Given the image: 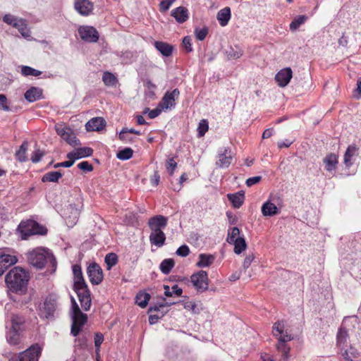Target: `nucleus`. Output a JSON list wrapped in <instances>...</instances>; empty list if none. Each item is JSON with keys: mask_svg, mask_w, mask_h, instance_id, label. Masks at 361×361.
<instances>
[{"mask_svg": "<svg viewBox=\"0 0 361 361\" xmlns=\"http://www.w3.org/2000/svg\"><path fill=\"white\" fill-rule=\"evenodd\" d=\"M176 254L180 257H185L190 254V248L188 245H183L177 249Z\"/></svg>", "mask_w": 361, "mask_h": 361, "instance_id": "obj_54", "label": "nucleus"}, {"mask_svg": "<svg viewBox=\"0 0 361 361\" xmlns=\"http://www.w3.org/2000/svg\"><path fill=\"white\" fill-rule=\"evenodd\" d=\"M172 2L170 0H162L159 4V10L161 12L167 11L171 6L172 5Z\"/></svg>", "mask_w": 361, "mask_h": 361, "instance_id": "obj_59", "label": "nucleus"}, {"mask_svg": "<svg viewBox=\"0 0 361 361\" xmlns=\"http://www.w3.org/2000/svg\"><path fill=\"white\" fill-rule=\"evenodd\" d=\"M6 338L10 344H18L20 340V330L11 329L7 332Z\"/></svg>", "mask_w": 361, "mask_h": 361, "instance_id": "obj_35", "label": "nucleus"}, {"mask_svg": "<svg viewBox=\"0 0 361 361\" xmlns=\"http://www.w3.org/2000/svg\"><path fill=\"white\" fill-rule=\"evenodd\" d=\"M183 44L188 52H190L192 50L191 39L190 37H185L183 38Z\"/></svg>", "mask_w": 361, "mask_h": 361, "instance_id": "obj_63", "label": "nucleus"}, {"mask_svg": "<svg viewBox=\"0 0 361 361\" xmlns=\"http://www.w3.org/2000/svg\"><path fill=\"white\" fill-rule=\"evenodd\" d=\"M42 90L38 87H31L25 93V98L29 102H33L39 99L42 96Z\"/></svg>", "mask_w": 361, "mask_h": 361, "instance_id": "obj_29", "label": "nucleus"}, {"mask_svg": "<svg viewBox=\"0 0 361 361\" xmlns=\"http://www.w3.org/2000/svg\"><path fill=\"white\" fill-rule=\"evenodd\" d=\"M62 177L61 173L59 171H50L45 173L42 178V182H57Z\"/></svg>", "mask_w": 361, "mask_h": 361, "instance_id": "obj_38", "label": "nucleus"}, {"mask_svg": "<svg viewBox=\"0 0 361 361\" xmlns=\"http://www.w3.org/2000/svg\"><path fill=\"white\" fill-rule=\"evenodd\" d=\"M117 262L118 257L115 253H109L105 257V263L108 270H110L112 267L116 265Z\"/></svg>", "mask_w": 361, "mask_h": 361, "instance_id": "obj_44", "label": "nucleus"}, {"mask_svg": "<svg viewBox=\"0 0 361 361\" xmlns=\"http://www.w3.org/2000/svg\"><path fill=\"white\" fill-rule=\"evenodd\" d=\"M128 128H123L119 133V139L125 142H133V139L128 135Z\"/></svg>", "mask_w": 361, "mask_h": 361, "instance_id": "obj_51", "label": "nucleus"}, {"mask_svg": "<svg viewBox=\"0 0 361 361\" xmlns=\"http://www.w3.org/2000/svg\"><path fill=\"white\" fill-rule=\"evenodd\" d=\"M174 264L175 262L173 259H165L160 264L159 269L163 274H168L174 267Z\"/></svg>", "mask_w": 361, "mask_h": 361, "instance_id": "obj_37", "label": "nucleus"}, {"mask_svg": "<svg viewBox=\"0 0 361 361\" xmlns=\"http://www.w3.org/2000/svg\"><path fill=\"white\" fill-rule=\"evenodd\" d=\"M208 34V29L207 27L196 28L195 30V35L198 40L202 41L205 39Z\"/></svg>", "mask_w": 361, "mask_h": 361, "instance_id": "obj_50", "label": "nucleus"}, {"mask_svg": "<svg viewBox=\"0 0 361 361\" xmlns=\"http://www.w3.org/2000/svg\"><path fill=\"white\" fill-rule=\"evenodd\" d=\"M165 312H161V313H157L156 314H150L149 317V322L150 324H156L158 320L161 318L164 315Z\"/></svg>", "mask_w": 361, "mask_h": 361, "instance_id": "obj_62", "label": "nucleus"}, {"mask_svg": "<svg viewBox=\"0 0 361 361\" xmlns=\"http://www.w3.org/2000/svg\"><path fill=\"white\" fill-rule=\"evenodd\" d=\"M177 166V164L173 158L169 159L166 161V167L169 173L172 176Z\"/></svg>", "mask_w": 361, "mask_h": 361, "instance_id": "obj_53", "label": "nucleus"}, {"mask_svg": "<svg viewBox=\"0 0 361 361\" xmlns=\"http://www.w3.org/2000/svg\"><path fill=\"white\" fill-rule=\"evenodd\" d=\"M18 230L21 233L22 239L24 240L31 235L47 233V229L33 220L22 221L18 226Z\"/></svg>", "mask_w": 361, "mask_h": 361, "instance_id": "obj_6", "label": "nucleus"}, {"mask_svg": "<svg viewBox=\"0 0 361 361\" xmlns=\"http://www.w3.org/2000/svg\"><path fill=\"white\" fill-rule=\"evenodd\" d=\"M162 110L163 109L161 108H160L159 106L157 108L152 109V110H150L149 108H147L145 110L144 114H146L147 112H148L149 118L152 119V118L157 117L161 114Z\"/></svg>", "mask_w": 361, "mask_h": 361, "instance_id": "obj_55", "label": "nucleus"}, {"mask_svg": "<svg viewBox=\"0 0 361 361\" xmlns=\"http://www.w3.org/2000/svg\"><path fill=\"white\" fill-rule=\"evenodd\" d=\"M261 210L264 216H273L279 213V209L270 201L265 202L262 204Z\"/></svg>", "mask_w": 361, "mask_h": 361, "instance_id": "obj_24", "label": "nucleus"}, {"mask_svg": "<svg viewBox=\"0 0 361 361\" xmlns=\"http://www.w3.org/2000/svg\"><path fill=\"white\" fill-rule=\"evenodd\" d=\"M21 73L25 76H39L41 75V71L36 70L35 68H32L30 66H22L21 68Z\"/></svg>", "mask_w": 361, "mask_h": 361, "instance_id": "obj_46", "label": "nucleus"}, {"mask_svg": "<svg viewBox=\"0 0 361 361\" xmlns=\"http://www.w3.org/2000/svg\"><path fill=\"white\" fill-rule=\"evenodd\" d=\"M78 167L84 171H92L93 170L92 165L87 161L79 163Z\"/></svg>", "mask_w": 361, "mask_h": 361, "instance_id": "obj_58", "label": "nucleus"}, {"mask_svg": "<svg viewBox=\"0 0 361 361\" xmlns=\"http://www.w3.org/2000/svg\"><path fill=\"white\" fill-rule=\"evenodd\" d=\"M106 126V121L102 117H95L90 119L85 125L87 131H99Z\"/></svg>", "mask_w": 361, "mask_h": 361, "instance_id": "obj_21", "label": "nucleus"}, {"mask_svg": "<svg viewBox=\"0 0 361 361\" xmlns=\"http://www.w3.org/2000/svg\"><path fill=\"white\" fill-rule=\"evenodd\" d=\"M231 245H234V252L237 255L240 254L247 248V243L243 236L232 243Z\"/></svg>", "mask_w": 361, "mask_h": 361, "instance_id": "obj_39", "label": "nucleus"}, {"mask_svg": "<svg viewBox=\"0 0 361 361\" xmlns=\"http://www.w3.org/2000/svg\"><path fill=\"white\" fill-rule=\"evenodd\" d=\"M171 16L178 23H183L188 19V10L185 7L179 6L171 11Z\"/></svg>", "mask_w": 361, "mask_h": 361, "instance_id": "obj_23", "label": "nucleus"}, {"mask_svg": "<svg viewBox=\"0 0 361 361\" xmlns=\"http://www.w3.org/2000/svg\"><path fill=\"white\" fill-rule=\"evenodd\" d=\"M357 156H358V148L354 145H349L344 154L343 162L345 166L346 167L352 166Z\"/></svg>", "mask_w": 361, "mask_h": 361, "instance_id": "obj_22", "label": "nucleus"}, {"mask_svg": "<svg viewBox=\"0 0 361 361\" xmlns=\"http://www.w3.org/2000/svg\"><path fill=\"white\" fill-rule=\"evenodd\" d=\"M233 156L228 147H223L219 150L218 159L216 165L219 168H228L232 161Z\"/></svg>", "mask_w": 361, "mask_h": 361, "instance_id": "obj_15", "label": "nucleus"}, {"mask_svg": "<svg viewBox=\"0 0 361 361\" xmlns=\"http://www.w3.org/2000/svg\"><path fill=\"white\" fill-rule=\"evenodd\" d=\"M78 33L81 39L86 42H96L99 39L97 31L92 26H80L78 28Z\"/></svg>", "mask_w": 361, "mask_h": 361, "instance_id": "obj_12", "label": "nucleus"}, {"mask_svg": "<svg viewBox=\"0 0 361 361\" xmlns=\"http://www.w3.org/2000/svg\"><path fill=\"white\" fill-rule=\"evenodd\" d=\"M73 273L74 276V290L77 293L82 308L85 311H87L91 307L92 300L90 298V292L82 276L80 266L77 264L73 265Z\"/></svg>", "mask_w": 361, "mask_h": 361, "instance_id": "obj_1", "label": "nucleus"}, {"mask_svg": "<svg viewBox=\"0 0 361 361\" xmlns=\"http://www.w3.org/2000/svg\"><path fill=\"white\" fill-rule=\"evenodd\" d=\"M3 20L6 23L13 26L14 25H21L22 23V19L16 18L14 16L11 14L5 15Z\"/></svg>", "mask_w": 361, "mask_h": 361, "instance_id": "obj_49", "label": "nucleus"}, {"mask_svg": "<svg viewBox=\"0 0 361 361\" xmlns=\"http://www.w3.org/2000/svg\"><path fill=\"white\" fill-rule=\"evenodd\" d=\"M348 337V331L345 328H340L336 336V343L341 349L343 348L342 345L346 343Z\"/></svg>", "mask_w": 361, "mask_h": 361, "instance_id": "obj_36", "label": "nucleus"}, {"mask_svg": "<svg viewBox=\"0 0 361 361\" xmlns=\"http://www.w3.org/2000/svg\"><path fill=\"white\" fill-rule=\"evenodd\" d=\"M228 199L231 202L233 206L239 208L244 202L245 196L243 192H238L234 194H228Z\"/></svg>", "mask_w": 361, "mask_h": 361, "instance_id": "obj_30", "label": "nucleus"}, {"mask_svg": "<svg viewBox=\"0 0 361 361\" xmlns=\"http://www.w3.org/2000/svg\"><path fill=\"white\" fill-rule=\"evenodd\" d=\"M71 301V317L73 320L71 334L73 336H76L80 331L82 326L86 323L87 316L86 314H84L80 311L73 298H72Z\"/></svg>", "mask_w": 361, "mask_h": 361, "instance_id": "obj_5", "label": "nucleus"}, {"mask_svg": "<svg viewBox=\"0 0 361 361\" xmlns=\"http://www.w3.org/2000/svg\"><path fill=\"white\" fill-rule=\"evenodd\" d=\"M104 341V336L101 333H96L94 336V345L96 348V350L98 351L99 350L100 345Z\"/></svg>", "mask_w": 361, "mask_h": 361, "instance_id": "obj_57", "label": "nucleus"}, {"mask_svg": "<svg viewBox=\"0 0 361 361\" xmlns=\"http://www.w3.org/2000/svg\"><path fill=\"white\" fill-rule=\"evenodd\" d=\"M27 150V142H24L16 153V159L20 162L26 161V152Z\"/></svg>", "mask_w": 361, "mask_h": 361, "instance_id": "obj_41", "label": "nucleus"}, {"mask_svg": "<svg viewBox=\"0 0 361 361\" xmlns=\"http://www.w3.org/2000/svg\"><path fill=\"white\" fill-rule=\"evenodd\" d=\"M180 92L178 89H174L172 92H167L163 97L159 104V106L163 110L174 108L176 99L179 97Z\"/></svg>", "mask_w": 361, "mask_h": 361, "instance_id": "obj_11", "label": "nucleus"}, {"mask_svg": "<svg viewBox=\"0 0 361 361\" xmlns=\"http://www.w3.org/2000/svg\"><path fill=\"white\" fill-rule=\"evenodd\" d=\"M87 275L90 281L94 285L99 284L103 280V272L99 264L96 263L91 264L87 267Z\"/></svg>", "mask_w": 361, "mask_h": 361, "instance_id": "obj_14", "label": "nucleus"}, {"mask_svg": "<svg viewBox=\"0 0 361 361\" xmlns=\"http://www.w3.org/2000/svg\"><path fill=\"white\" fill-rule=\"evenodd\" d=\"M7 99L5 95L0 94V109L8 111L9 107L7 105Z\"/></svg>", "mask_w": 361, "mask_h": 361, "instance_id": "obj_64", "label": "nucleus"}, {"mask_svg": "<svg viewBox=\"0 0 361 361\" xmlns=\"http://www.w3.org/2000/svg\"><path fill=\"white\" fill-rule=\"evenodd\" d=\"M29 263L37 269H42L45 264L50 262L56 267V259L49 250L44 247H37L27 254Z\"/></svg>", "mask_w": 361, "mask_h": 361, "instance_id": "obj_3", "label": "nucleus"}, {"mask_svg": "<svg viewBox=\"0 0 361 361\" xmlns=\"http://www.w3.org/2000/svg\"><path fill=\"white\" fill-rule=\"evenodd\" d=\"M307 18V16L303 15L295 17L290 24V30L292 31L296 30L306 21Z\"/></svg>", "mask_w": 361, "mask_h": 361, "instance_id": "obj_43", "label": "nucleus"}, {"mask_svg": "<svg viewBox=\"0 0 361 361\" xmlns=\"http://www.w3.org/2000/svg\"><path fill=\"white\" fill-rule=\"evenodd\" d=\"M272 333L277 338L278 343H287L293 339V336L284 321L275 322L272 327Z\"/></svg>", "mask_w": 361, "mask_h": 361, "instance_id": "obj_7", "label": "nucleus"}, {"mask_svg": "<svg viewBox=\"0 0 361 361\" xmlns=\"http://www.w3.org/2000/svg\"><path fill=\"white\" fill-rule=\"evenodd\" d=\"M93 150L90 147H85L75 149L74 151L67 154L68 159H73L74 161L77 159L90 157L92 154Z\"/></svg>", "mask_w": 361, "mask_h": 361, "instance_id": "obj_20", "label": "nucleus"}, {"mask_svg": "<svg viewBox=\"0 0 361 361\" xmlns=\"http://www.w3.org/2000/svg\"><path fill=\"white\" fill-rule=\"evenodd\" d=\"M55 130L57 134L69 145L74 147L80 145L79 140L77 139L73 130L68 126L57 123L55 125Z\"/></svg>", "mask_w": 361, "mask_h": 361, "instance_id": "obj_8", "label": "nucleus"}, {"mask_svg": "<svg viewBox=\"0 0 361 361\" xmlns=\"http://www.w3.org/2000/svg\"><path fill=\"white\" fill-rule=\"evenodd\" d=\"M190 281L198 292H204L208 289L209 279L205 271H199L190 276Z\"/></svg>", "mask_w": 361, "mask_h": 361, "instance_id": "obj_9", "label": "nucleus"}, {"mask_svg": "<svg viewBox=\"0 0 361 361\" xmlns=\"http://www.w3.org/2000/svg\"><path fill=\"white\" fill-rule=\"evenodd\" d=\"M133 154V149L127 147L122 150H120L117 153L116 157L120 160H128L132 157Z\"/></svg>", "mask_w": 361, "mask_h": 361, "instance_id": "obj_45", "label": "nucleus"}, {"mask_svg": "<svg viewBox=\"0 0 361 361\" xmlns=\"http://www.w3.org/2000/svg\"><path fill=\"white\" fill-rule=\"evenodd\" d=\"M208 129L209 125L207 121L205 119L201 120L197 127L198 137H201L204 136Z\"/></svg>", "mask_w": 361, "mask_h": 361, "instance_id": "obj_47", "label": "nucleus"}, {"mask_svg": "<svg viewBox=\"0 0 361 361\" xmlns=\"http://www.w3.org/2000/svg\"><path fill=\"white\" fill-rule=\"evenodd\" d=\"M5 281L11 290H20L27 285L28 274L23 269L16 267L6 274Z\"/></svg>", "mask_w": 361, "mask_h": 361, "instance_id": "obj_4", "label": "nucleus"}, {"mask_svg": "<svg viewBox=\"0 0 361 361\" xmlns=\"http://www.w3.org/2000/svg\"><path fill=\"white\" fill-rule=\"evenodd\" d=\"M23 319L18 315H12L11 318V329L20 330Z\"/></svg>", "mask_w": 361, "mask_h": 361, "instance_id": "obj_48", "label": "nucleus"}, {"mask_svg": "<svg viewBox=\"0 0 361 361\" xmlns=\"http://www.w3.org/2000/svg\"><path fill=\"white\" fill-rule=\"evenodd\" d=\"M94 6L93 4L89 0H77L75 2V10L82 16H87L90 15Z\"/></svg>", "mask_w": 361, "mask_h": 361, "instance_id": "obj_18", "label": "nucleus"}, {"mask_svg": "<svg viewBox=\"0 0 361 361\" xmlns=\"http://www.w3.org/2000/svg\"><path fill=\"white\" fill-rule=\"evenodd\" d=\"M341 353L343 359H345L346 361H353V359L358 357L360 355L357 350L353 346H350L348 350L341 348Z\"/></svg>", "mask_w": 361, "mask_h": 361, "instance_id": "obj_32", "label": "nucleus"}, {"mask_svg": "<svg viewBox=\"0 0 361 361\" xmlns=\"http://www.w3.org/2000/svg\"><path fill=\"white\" fill-rule=\"evenodd\" d=\"M215 259V257L211 254H200L198 256V261L196 266L200 268H205L212 265Z\"/></svg>", "mask_w": 361, "mask_h": 361, "instance_id": "obj_26", "label": "nucleus"}, {"mask_svg": "<svg viewBox=\"0 0 361 361\" xmlns=\"http://www.w3.org/2000/svg\"><path fill=\"white\" fill-rule=\"evenodd\" d=\"M104 83L107 86H115L118 82L116 77L109 72H105L102 76Z\"/></svg>", "mask_w": 361, "mask_h": 361, "instance_id": "obj_40", "label": "nucleus"}, {"mask_svg": "<svg viewBox=\"0 0 361 361\" xmlns=\"http://www.w3.org/2000/svg\"><path fill=\"white\" fill-rule=\"evenodd\" d=\"M254 259H255V255L252 253L247 255L245 257L243 264V269H247V268H249V267L251 265Z\"/></svg>", "mask_w": 361, "mask_h": 361, "instance_id": "obj_60", "label": "nucleus"}, {"mask_svg": "<svg viewBox=\"0 0 361 361\" xmlns=\"http://www.w3.org/2000/svg\"><path fill=\"white\" fill-rule=\"evenodd\" d=\"M149 299L150 295L149 293L139 292L135 297V303L140 307L144 308L147 305Z\"/></svg>", "mask_w": 361, "mask_h": 361, "instance_id": "obj_33", "label": "nucleus"}, {"mask_svg": "<svg viewBox=\"0 0 361 361\" xmlns=\"http://www.w3.org/2000/svg\"><path fill=\"white\" fill-rule=\"evenodd\" d=\"M164 288L165 290L164 295L166 297H171L173 294L176 295L177 296H180L183 293V290L180 288H179L178 285H174L172 287L171 290L170 289L169 286L166 285L164 286Z\"/></svg>", "mask_w": 361, "mask_h": 361, "instance_id": "obj_42", "label": "nucleus"}, {"mask_svg": "<svg viewBox=\"0 0 361 361\" xmlns=\"http://www.w3.org/2000/svg\"><path fill=\"white\" fill-rule=\"evenodd\" d=\"M41 348L39 345H32L30 348L19 354L16 361H38Z\"/></svg>", "mask_w": 361, "mask_h": 361, "instance_id": "obj_13", "label": "nucleus"}, {"mask_svg": "<svg viewBox=\"0 0 361 361\" xmlns=\"http://www.w3.org/2000/svg\"><path fill=\"white\" fill-rule=\"evenodd\" d=\"M276 350L281 353V359L279 361H288L290 355V347L287 343H277L276 344Z\"/></svg>", "mask_w": 361, "mask_h": 361, "instance_id": "obj_27", "label": "nucleus"}, {"mask_svg": "<svg viewBox=\"0 0 361 361\" xmlns=\"http://www.w3.org/2000/svg\"><path fill=\"white\" fill-rule=\"evenodd\" d=\"M166 224L167 218L161 215L155 216L149 220L148 225L152 231L149 240L152 245L158 247L164 245L166 236L162 228H164Z\"/></svg>", "mask_w": 361, "mask_h": 361, "instance_id": "obj_2", "label": "nucleus"}, {"mask_svg": "<svg viewBox=\"0 0 361 361\" xmlns=\"http://www.w3.org/2000/svg\"><path fill=\"white\" fill-rule=\"evenodd\" d=\"M338 156L335 154H329L325 157L323 161L325 169L329 172L334 171L338 164Z\"/></svg>", "mask_w": 361, "mask_h": 361, "instance_id": "obj_25", "label": "nucleus"}, {"mask_svg": "<svg viewBox=\"0 0 361 361\" xmlns=\"http://www.w3.org/2000/svg\"><path fill=\"white\" fill-rule=\"evenodd\" d=\"M17 262L18 259L15 255L6 253L0 255V276L3 275L9 267Z\"/></svg>", "mask_w": 361, "mask_h": 361, "instance_id": "obj_19", "label": "nucleus"}, {"mask_svg": "<svg viewBox=\"0 0 361 361\" xmlns=\"http://www.w3.org/2000/svg\"><path fill=\"white\" fill-rule=\"evenodd\" d=\"M293 77V71L290 68H284L280 70L275 75V80L278 85L284 87L288 85Z\"/></svg>", "mask_w": 361, "mask_h": 361, "instance_id": "obj_16", "label": "nucleus"}, {"mask_svg": "<svg viewBox=\"0 0 361 361\" xmlns=\"http://www.w3.org/2000/svg\"><path fill=\"white\" fill-rule=\"evenodd\" d=\"M261 180H262V176H254V177L247 178L246 180L245 183L247 187H251V186L258 183L259 182H260Z\"/></svg>", "mask_w": 361, "mask_h": 361, "instance_id": "obj_61", "label": "nucleus"}, {"mask_svg": "<svg viewBox=\"0 0 361 361\" xmlns=\"http://www.w3.org/2000/svg\"><path fill=\"white\" fill-rule=\"evenodd\" d=\"M66 224L71 226L75 224L80 215V209L75 205L70 204L64 211Z\"/></svg>", "mask_w": 361, "mask_h": 361, "instance_id": "obj_17", "label": "nucleus"}, {"mask_svg": "<svg viewBox=\"0 0 361 361\" xmlns=\"http://www.w3.org/2000/svg\"><path fill=\"white\" fill-rule=\"evenodd\" d=\"M43 156L44 152L42 150H40L39 149H35L31 156V161L33 163H37L41 160Z\"/></svg>", "mask_w": 361, "mask_h": 361, "instance_id": "obj_56", "label": "nucleus"}, {"mask_svg": "<svg viewBox=\"0 0 361 361\" xmlns=\"http://www.w3.org/2000/svg\"><path fill=\"white\" fill-rule=\"evenodd\" d=\"M154 47L164 56H169L173 51V47L163 42H155Z\"/></svg>", "mask_w": 361, "mask_h": 361, "instance_id": "obj_31", "label": "nucleus"}, {"mask_svg": "<svg viewBox=\"0 0 361 361\" xmlns=\"http://www.w3.org/2000/svg\"><path fill=\"white\" fill-rule=\"evenodd\" d=\"M172 304H174V302H163V303H160L158 305H154V306L150 307L149 311L150 312H157V313H161V312H164L163 310V309L165 307H166V306L169 307V306L171 305Z\"/></svg>", "mask_w": 361, "mask_h": 361, "instance_id": "obj_52", "label": "nucleus"}, {"mask_svg": "<svg viewBox=\"0 0 361 361\" xmlns=\"http://www.w3.org/2000/svg\"><path fill=\"white\" fill-rule=\"evenodd\" d=\"M217 20L221 26H226L231 18V9L229 7H225L220 10L216 16Z\"/></svg>", "mask_w": 361, "mask_h": 361, "instance_id": "obj_28", "label": "nucleus"}, {"mask_svg": "<svg viewBox=\"0 0 361 361\" xmlns=\"http://www.w3.org/2000/svg\"><path fill=\"white\" fill-rule=\"evenodd\" d=\"M243 236L240 235V231L238 227H233L228 230V235L226 238V241L231 244L234 241L240 239Z\"/></svg>", "mask_w": 361, "mask_h": 361, "instance_id": "obj_34", "label": "nucleus"}, {"mask_svg": "<svg viewBox=\"0 0 361 361\" xmlns=\"http://www.w3.org/2000/svg\"><path fill=\"white\" fill-rule=\"evenodd\" d=\"M56 308V300L51 297H47L43 302L39 305L38 314L41 318L49 319L52 317Z\"/></svg>", "mask_w": 361, "mask_h": 361, "instance_id": "obj_10", "label": "nucleus"}]
</instances>
